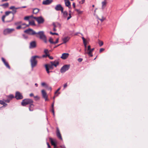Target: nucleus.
Segmentation results:
<instances>
[{
  "label": "nucleus",
  "instance_id": "f257e3e1",
  "mask_svg": "<svg viewBox=\"0 0 148 148\" xmlns=\"http://www.w3.org/2000/svg\"><path fill=\"white\" fill-rule=\"evenodd\" d=\"M41 57L38 56H32L30 59V62L31 63V66L32 68H33L35 67L37 65V60H36V58H40Z\"/></svg>",
  "mask_w": 148,
  "mask_h": 148
},
{
  "label": "nucleus",
  "instance_id": "f03ea898",
  "mask_svg": "<svg viewBox=\"0 0 148 148\" xmlns=\"http://www.w3.org/2000/svg\"><path fill=\"white\" fill-rule=\"evenodd\" d=\"M59 64L58 62L55 61L54 62H51L50 63L48 64H46L45 65H47V68L49 69L50 70H52L53 68V66H54L55 67H56L57 65Z\"/></svg>",
  "mask_w": 148,
  "mask_h": 148
},
{
  "label": "nucleus",
  "instance_id": "7ed1b4c3",
  "mask_svg": "<svg viewBox=\"0 0 148 148\" xmlns=\"http://www.w3.org/2000/svg\"><path fill=\"white\" fill-rule=\"evenodd\" d=\"M33 101L32 100L30 99H26L23 100L21 102V105L23 106H25L26 105L31 103H33Z\"/></svg>",
  "mask_w": 148,
  "mask_h": 148
},
{
  "label": "nucleus",
  "instance_id": "20e7f679",
  "mask_svg": "<svg viewBox=\"0 0 148 148\" xmlns=\"http://www.w3.org/2000/svg\"><path fill=\"white\" fill-rule=\"evenodd\" d=\"M36 34H38L39 35L40 38V39L44 41L45 42H47V40L46 36L44 34V32L40 31L37 33Z\"/></svg>",
  "mask_w": 148,
  "mask_h": 148
},
{
  "label": "nucleus",
  "instance_id": "39448f33",
  "mask_svg": "<svg viewBox=\"0 0 148 148\" xmlns=\"http://www.w3.org/2000/svg\"><path fill=\"white\" fill-rule=\"evenodd\" d=\"M70 67V65L69 64H66L64 65L60 69V72L62 73H65L69 69Z\"/></svg>",
  "mask_w": 148,
  "mask_h": 148
},
{
  "label": "nucleus",
  "instance_id": "423d86ee",
  "mask_svg": "<svg viewBox=\"0 0 148 148\" xmlns=\"http://www.w3.org/2000/svg\"><path fill=\"white\" fill-rule=\"evenodd\" d=\"M24 32L26 34L31 35H34L35 34H37V33L34 31L30 28H29L28 29L25 30L24 31Z\"/></svg>",
  "mask_w": 148,
  "mask_h": 148
},
{
  "label": "nucleus",
  "instance_id": "0eeeda50",
  "mask_svg": "<svg viewBox=\"0 0 148 148\" xmlns=\"http://www.w3.org/2000/svg\"><path fill=\"white\" fill-rule=\"evenodd\" d=\"M14 30V29L7 28L5 29L3 31V34L5 35L11 33L13 32Z\"/></svg>",
  "mask_w": 148,
  "mask_h": 148
},
{
  "label": "nucleus",
  "instance_id": "6e6552de",
  "mask_svg": "<svg viewBox=\"0 0 148 148\" xmlns=\"http://www.w3.org/2000/svg\"><path fill=\"white\" fill-rule=\"evenodd\" d=\"M55 10L56 11H61L63 12V8L60 4L57 5L55 8Z\"/></svg>",
  "mask_w": 148,
  "mask_h": 148
},
{
  "label": "nucleus",
  "instance_id": "1a4fd4ad",
  "mask_svg": "<svg viewBox=\"0 0 148 148\" xmlns=\"http://www.w3.org/2000/svg\"><path fill=\"white\" fill-rule=\"evenodd\" d=\"M15 97L17 99H21L23 98L22 95L19 92H16Z\"/></svg>",
  "mask_w": 148,
  "mask_h": 148
},
{
  "label": "nucleus",
  "instance_id": "9d476101",
  "mask_svg": "<svg viewBox=\"0 0 148 148\" xmlns=\"http://www.w3.org/2000/svg\"><path fill=\"white\" fill-rule=\"evenodd\" d=\"M37 21L38 24H42L44 22V19L41 16L38 17Z\"/></svg>",
  "mask_w": 148,
  "mask_h": 148
},
{
  "label": "nucleus",
  "instance_id": "9b49d317",
  "mask_svg": "<svg viewBox=\"0 0 148 148\" xmlns=\"http://www.w3.org/2000/svg\"><path fill=\"white\" fill-rule=\"evenodd\" d=\"M11 10H12V11H11L12 12V16L11 18V19L8 21H7V22H10L12 21L13 19L14 16V14L16 13L17 11L16 10V9H15L14 8H13V9H10Z\"/></svg>",
  "mask_w": 148,
  "mask_h": 148
},
{
  "label": "nucleus",
  "instance_id": "f8f14e48",
  "mask_svg": "<svg viewBox=\"0 0 148 148\" xmlns=\"http://www.w3.org/2000/svg\"><path fill=\"white\" fill-rule=\"evenodd\" d=\"M36 42L35 41H33L30 42L29 48L30 49L34 48L36 47Z\"/></svg>",
  "mask_w": 148,
  "mask_h": 148
},
{
  "label": "nucleus",
  "instance_id": "ddd939ff",
  "mask_svg": "<svg viewBox=\"0 0 148 148\" xmlns=\"http://www.w3.org/2000/svg\"><path fill=\"white\" fill-rule=\"evenodd\" d=\"M41 92L43 97L45 99L46 101H47L48 100L47 98V96L45 91L42 90L41 91Z\"/></svg>",
  "mask_w": 148,
  "mask_h": 148
},
{
  "label": "nucleus",
  "instance_id": "4468645a",
  "mask_svg": "<svg viewBox=\"0 0 148 148\" xmlns=\"http://www.w3.org/2000/svg\"><path fill=\"white\" fill-rule=\"evenodd\" d=\"M52 2V0H44L42 2L43 5H47L51 4Z\"/></svg>",
  "mask_w": 148,
  "mask_h": 148
},
{
  "label": "nucleus",
  "instance_id": "2eb2a0df",
  "mask_svg": "<svg viewBox=\"0 0 148 148\" xmlns=\"http://www.w3.org/2000/svg\"><path fill=\"white\" fill-rule=\"evenodd\" d=\"M49 140L51 145H53L55 147H56V140H53L51 138H50Z\"/></svg>",
  "mask_w": 148,
  "mask_h": 148
},
{
  "label": "nucleus",
  "instance_id": "dca6fc26",
  "mask_svg": "<svg viewBox=\"0 0 148 148\" xmlns=\"http://www.w3.org/2000/svg\"><path fill=\"white\" fill-rule=\"evenodd\" d=\"M56 134L58 138H59L61 140H62V136L60 134L59 130L58 128H57Z\"/></svg>",
  "mask_w": 148,
  "mask_h": 148
},
{
  "label": "nucleus",
  "instance_id": "f3484780",
  "mask_svg": "<svg viewBox=\"0 0 148 148\" xmlns=\"http://www.w3.org/2000/svg\"><path fill=\"white\" fill-rule=\"evenodd\" d=\"M69 56V54L68 53H64L62 54L61 58L65 60Z\"/></svg>",
  "mask_w": 148,
  "mask_h": 148
},
{
  "label": "nucleus",
  "instance_id": "a211bd4d",
  "mask_svg": "<svg viewBox=\"0 0 148 148\" xmlns=\"http://www.w3.org/2000/svg\"><path fill=\"white\" fill-rule=\"evenodd\" d=\"M70 39V38L68 36L65 37L62 39L63 42L62 43V44L66 43V42L69 41Z\"/></svg>",
  "mask_w": 148,
  "mask_h": 148
},
{
  "label": "nucleus",
  "instance_id": "6ab92c4d",
  "mask_svg": "<svg viewBox=\"0 0 148 148\" xmlns=\"http://www.w3.org/2000/svg\"><path fill=\"white\" fill-rule=\"evenodd\" d=\"M64 1L66 6L69 8L71 6V3L69 0H64Z\"/></svg>",
  "mask_w": 148,
  "mask_h": 148
},
{
  "label": "nucleus",
  "instance_id": "aec40b11",
  "mask_svg": "<svg viewBox=\"0 0 148 148\" xmlns=\"http://www.w3.org/2000/svg\"><path fill=\"white\" fill-rule=\"evenodd\" d=\"M34 105L33 103H31L29 106V110L30 111H32L34 110Z\"/></svg>",
  "mask_w": 148,
  "mask_h": 148
},
{
  "label": "nucleus",
  "instance_id": "412c9836",
  "mask_svg": "<svg viewBox=\"0 0 148 148\" xmlns=\"http://www.w3.org/2000/svg\"><path fill=\"white\" fill-rule=\"evenodd\" d=\"M82 39L83 40V43H84V47L85 48V51H86V47H87L86 41V40L85 38L84 37H82Z\"/></svg>",
  "mask_w": 148,
  "mask_h": 148
},
{
  "label": "nucleus",
  "instance_id": "4be33fe9",
  "mask_svg": "<svg viewBox=\"0 0 148 148\" xmlns=\"http://www.w3.org/2000/svg\"><path fill=\"white\" fill-rule=\"evenodd\" d=\"M106 4V0H105L104 1L102 2V8L103 9L105 7Z\"/></svg>",
  "mask_w": 148,
  "mask_h": 148
},
{
  "label": "nucleus",
  "instance_id": "5701e85b",
  "mask_svg": "<svg viewBox=\"0 0 148 148\" xmlns=\"http://www.w3.org/2000/svg\"><path fill=\"white\" fill-rule=\"evenodd\" d=\"M39 9L37 8H35L33 9V12L34 14H36L39 12Z\"/></svg>",
  "mask_w": 148,
  "mask_h": 148
},
{
  "label": "nucleus",
  "instance_id": "b1692460",
  "mask_svg": "<svg viewBox=\"0 0 148 148\" xmlns=\"http://www.w3.org/2000/svg\"><path fill=\"white\" fill-rule=\"evenodd\" d=\"M9 5V3H4L2 4H1L0 5L1 6H2L4 8H5L8 7Z\"/></svg>",
  "mask_w": 148,
  "mask_h": 148
},
{
  "label": "nucleus",
  "instance_id": "393cba45",
  "mask_svg": "<svg viewBox=\"0 0 148 148\" xmlns=\"http://www.w3.org/2000/svg\"><path fill=\"white\" fill-rule=\"evenodd\" d=\"M62 13L63 14V16L64 18H66L68 15V13L66 11H63V12H62Z\"/></svg>",
  "mask_w": 148,
  "mask_h": 148
},
{
  "label": "nucleus",
  "instance_id": "a878e982",
  "mask_svg": "<svg viewBox=\"0 0 148 148\" xmlns=\"http://www.w3.org/2000/svg\"><path fill=\"white\" fill-rule=\"evenodd\" d=\"M88 52H85V54L87 53L88 55L90 57H92L93 56L92 54V52L90 50L88 51Z\"/></svg>",
  "mask_w": 148,
  "mask_h": 148
},
{
  "label": "nucleus",
  "instance_id": "bb28decb",
  "mask_svg": "<svg viewBox=\"0 0 148 148\" xmlns=\"http://www.w3.org/2000/svg\"><path fill=\"white\" fill-rule=\"evenodd\" d=\"M13 8H14L15 9H16V10L19 9L20 8H21V7H15L14 6H11L10 8V9H13Z\"/></svg>",
  "mask_w": 148,
  "mask_h": 148
},
{
  "label": "nucleus",
  "instance_id": "cd10ccee",
  "mask_svg": "<svg viewBox=\"0 0 148 148\" xmlns=\"http://www.w3.org/2000/svg\"><path fill=\"white\" fill-rule=\"evenodd\" d=\"M29 25H35V24L34 23V22L33 21H29Z\"/></svg>",
  "mask_w": 148,
  "mask_h": 148
},
{
  "label": "nucleus",
  "instance_id": "c85d7f7f",
  "mask_svg": "<svg viewBox=\"0 0 148 148\" xmlns=\"http://www.w3.org/2000/svg\"><path fill=\"white\" fill-rule=\"evenodd\" d=\"M45 69H46V71L47 73L48 74H49V73L50 72V71H49V70H50V69H49L48 68H47V65H45Z\"/></svg>",
  "mask_w": 148,
  "mask_h": 148
},
{
  "label": "nucleus",
  "instance_id": "c756f323",
  "mask_svg": "<svg viewBox=\"0 0 148 148\" xmlns=\"http://www.w3.org/2000/svg\"><path fill=\"white\" fill-rule=\"evenodd\" d=\"M4 63L5 64V66H6L9 69H10V67L8 62H4Z\"/></svg>",
  "mask_w": 148,
  "mask_h": 148
},
{
  "label": "nucleus",
  "instance_id": "7c9ffc66",
  "mask_svg": "<svg viewBox=\"0 0 148 148\" xmlns=\"http://www.w3.org/2000/svg\"><path fill=\"white\" fill-rule=\"evenodd\" d=\"M12 13L11 11H6L5 12V14L4 15L5 16H6L9 15L10 14Z\"/></svg>",
  "mask_w": 148,
  "mask_h": 148
},
{
  "label": "nucleus",
  "instance_id": "2f4dec72",
  "mask_svg": "<svg viewBox=\"0 0 148 148\" xmlns=\"http://www.w3.org/2000/svg\"><path fill=\"white\" fill-rule=\"evenodd\" d=\"M98 43L100 47L101 46L103 45V42L100 40L99 41Z\"/></svg>",
  "mask_w": 148,
  "mask_h": 148
},
{
  "label": "nucleus",
  "instance_id": "473e14b6",
  "mask_svg": "<svg viewBox=\"0 0 148 148\" xmlns=\"http://www.w3.org/2000/svg\"><path fill=\"white\" fill-rule=\"evenodd\" d=\"M53 39L52 38H50L49 40V41L51 44H53L54 43V42L53 41Z\"/></svg>",
  "mask_w": 148,
  "mask_h": 148
},
{
  "label": "nucleus",
  "instance_id": "72a5a7b5",
  "mask_svg": "<svg viewBox=\"0 0 148 148\" xmlns=\"http://www.w3.org/2000/svg\"><path fill=\"white\" fill-rule=\"evenodd\" d=\"M97 17L98 19L100 20L101 22H103L105 19V18L103 16H102V18L101 19L99 18L98 16H97Z\"/></svg>",
  "mask_w": 148,
  "mask_h": 148
},
{
  "label": "nucleus",
  "instance_id": "f704fd0d",
  "mask_svg": "<svg viewBox=\"0 0 148 148\" xmlns=\"http://www.w3.org/2000/svg\"><path fill=\"white\" fill-rule=\"evenodd\" d=\"M22 36L23 37V38L25 39H26L28 38V36L25 34H23Z\"/></svg>",
  "mask_w": 148,
  "mask_h": 148
},
{
  "label": "nucleus",
  "instance_id": "c9c22d12",
  "mask_svg": "<svg viewBox=\"0 0 148 148\" xmlns=\"http://www.w3.org/2000/svg\"><path fill=\"white\" fill-rule=\"evenodd\" d=\"M5 16L4 15H3L2 17V20L3 21V22L4 23L5 22Z\"/></svg>",
  "mask_w": 148,
  "mask_h": 148
},
{
  "label": "nucleus",
  "instance_id": "e433bc0d",
  "mask_svg": "<svg viewBox=\"0 0 148 148\" xmlns=\"http://www.w3.org/2000/svg\"><path fill=\"white\" fill-rule=\"evenodd\" d=\"M21 22H22L21 21L17 22L15 23V24L16 25H18L21 24Z\"/></svg>",
  "mask_w": 148,
  "mask_h": 148
},
{
  "label": "nucleus",
  "instance_id": "4c0bfd02",
  "mask_svg": "<svg viewBox=\"0 0 148 148\" xmlns=\"http://www.w3.org/2000/svg\"><path fill=\"white\" fill-rule=\"evenodd\" d=\"M44 52L45 54H48L49 53V51L47 49H45L44 51Z\"/></svg>",
  "mask_w": 148,
  "mask_h": 148
},
{
  "label": "nucleus",
  "instance_id": "58836bf2",
  "mask_svg": "<svg viewBox=\"0 0 148 148\" xmlns=\"http://www.w3.org/2000/svg\"><path fill=\"white\" fill-rule=\"evenodd\" d=\"M50 33L51 34H52V35H58V33H53L52 32H50Z\"/></svg>",
  "mask_w": 148,
  "mask_h": 148
},
{
  "label": "nucleus",
  "instance_id": "ea45409f",
  "mask_svg": "<svg viewBox=\"0 0 148 148\" xmlns=\"http://www.w3.org/2000/svg\"><path fill=\"white\" fill-rule=\"evenodd\" d=\"M75 10L76 11L78 14H80L82 13V12L81 11H80L79 10L76 9Z\"/></svg>",
  "mask_w": 148,
  "mask_h": 148
},
{
  "label": "nucleus",
  "instance_id": "a19ab883",
  "mask_svg": "<svg viewBox=\"0 0 148 148\" xmlns=\"http://www.w3.org/2000/svg\"><path fill=\"white\" fill-rule=\"evenodd\" d=\"M29 16H27L25 17L24 19L25 20H28L29 19Z\"/></svg>",
  "mask_w": 148,
  "mask_h": 148
},
{
  "label": "nucleus",
  "instance_id": "79ce46f5",
  "mask_svg": "<svg viewBox=\"0 0 148 148\" xmlns=\"http://www.w3.org/2000/svg\"><path fill=\"white\" fill-rule=\"evenodd\" d=\"M14 97L13 95H9L8 96V98L10 99H12V98H13Z\"/></svg>",
  "mask_w": 148,
  "mask_h": 148
},
{
  "label": "nucleus",
  "instance_id": "37998d69",
  "mask_svg": "<svg viewBox=\"0 0 148 148\" xmlns=\"http://www.w3.org/2000/svg\"><path fill=\"white\" fill-rule=\"evenodd\" d=\"M48 55H49V54H45V55H42V57L43 58H46L47 56L48 57Z\"/></svg>",
  "mask_w": 148,
  "mask_h": 148
},
{
  "label": "nucleus",
  "instance_id": "c03bdc74",
  "mask_svg": "<svg viewBox=\"0 0 148 148\" xmlns=\"http://www.w3.org/2000/svg\"><path fill=\"white\" fill-rule=\"evenodd\" d=\"M58 41H59V38H58L56 39V40L55 42H54V43H53V44H56V43H58Z\"/></svg>",
  "mask_w": 148,
  "mask_h": 148
},
{
  "label": "nucleus",
  "instance_id": "a18cd8bd",
  "mask_svg": "<svg viewBox=\"0 0 148 148\" xmlns=\"http://www.w3.org/2000/svg\"><path fill=\"white\" fill-rule=\"evenodd\" d=\"M41 85L42 86H47V84H46L45 83V82H42L41 83Z\"/></svg>",
  "mask_w": 148,
  "mask_h": 148
},
{
  "label": "nucleus",
  "instance_id": "49530a36",
  "mask_svg": "<svg viewBox=\"0 0 148 148\" xmlns=\"http://www.w3.org/2000/svg\"><path fill=\"white\" fill-rule=\"evenodd\" d=\"M69 16L68 17V18H67V20L69 19L71 17V14L70 13L69 14Z\"/></svg>",
  "mask_w": 148,
  "mask_h": 148
},
{
  "label": "nucleus",
  "instance_id": "de8ad7c7",
  "mask_svg": "<svg viewBox=\"0 0 148 148\" xmlns=\"http://www.w3.org/2000/svg\"><path fill=\"white\" fill-rule=\"evenodd\" d=\"M83 59L81 58H79L77 59V61L79 62H81L82 61Z\"/></svg>",
  "mask_w": 148,
  "mask_h": 148
},
{
  "label": "nucleus",
  "instance_id": "09e8293b",
  "mask_svg": "<svg viewBox=\"0 0 148 148\" xmlns=\"http://www.w3.org/2000/svg\"><path fill=\"white\" fill-rule=\"evenodd\" d=\"M0 104L3 105L4 104H5V102L1 100H0Z\"/></svg>",
  "mask_w": 148,
  "mask_h": 148
},
{
  "label": "nucleus",
  "instance_id": "8fccbe9b",
  "mask_svg": "<svg viewBox=\"0 0 148 148\" xmlns=\"http://www.w3.org/2000/svg\"><path fill=\"white\" fill-rule=\"evenodd\" d=\"M85 0H82L81 1H79V4H83Z\"/></svg>",
  "mask_w": 148,
  "mask_h": 148
},
{
  "label": "nucleus",
  "instance_id": "3c124183",
  "mask_svg": "<svg viewBox=\"0 0 148 148\" xmlns=\"http://www.w3.org/2000/svg\"><path fill=\"white\" fill-rule=\"evenodd\" d=\"M21 25H19L18 26H17L16 27V29H20L21 28Z\"/></svg>",
  "mask_w": 148,
  "mask_h": 148
},
{
  "label": "nucleus",
  "instance_id": "603ef678",
  "mask_svg": "<svg viewBox=\"0 0 148 148\" xmlns=\"http://www.w3.org/2000/svg\"><path fill=\"white\" fill-rule=\"evenodd\" d=\"M10 99H7L5 100H4V101L5 102L9 103L10 102Z\"/></svg>",
  "mask_w": 148,
  "mask_h": 148
},
{
  "label": "nucleus",
  "instance_id": "864d4df0",
  "mask_svg": "<svg viewBox=\"0 0 148 148\" xmlns=\"http://www.w3.org/2000/svg\"><path fill=\"white\" fill-rule=\"evenodd\" d=\"M51 111L53 113V116H55V114H54V109H52L51 110Z\"/></svg>",
  "mask_w": 148,
  "mask_h": 148
},
{
  "label": "nucleus",
  "instance_id": "5fc2aeb1",
  "mask_svg": "<svg viewBox=\"0 0 148 148\" xmlns=\"http://www.w3.org/2000/svg\"><path fill=\"white\" fill-rule=\"evenodd\" d=\"M67 83H66L64 85V89L66 87H67Z\"/></svg>",
  "mask_w": 148,
  "mask_h": 148
},
{
  "label": "nucleus",
  "instance_id": "6e6d98bb",
  "mask_svg": "<svg viewBox=\"0 0 148 148\" xmlns=\"http://www.w3.org/2000/svg\"><path fill=\"white\" fill-rule=\"evenodd\" d=\"M48 57L50 59L52 60L53 59V58L52 56H51L49 54Z\"/></svg>",
  "mask_w": 148,
  "mask_h": 148
},
{
  "label": "nucleus",
  "instance_id": "4d7b16f0",
  "mask_svg": "<svg viewBox=\"0 0 148 148\" xmlns=\"http://www.w3.org/2000/svg\"><path fill=\"white\" fill-rule=\"evenodd\" d=\"M104 50V49L103 48H101L99 50V52L100 53L102 52V51H103Z\"/></svg>",
  "mask_w": 148,
  "mask_h": 148
},
{
  "label": "nucleus",
  "instance_id": "13d9d810",
  "mask_svg": "<svg viewBox=\"0 0 148 148\" xmlns=\"http://www.w3.org/2000/svg\"><path fill=\"white\" fill-rule=\"evenodd\" d=\"M54 101H53V102L52 103V104L51 105V108H52V109H54L53 108V107H54Z\"/></svg>",
  "mask_w": 148,
  "mask_h": 148
},
{
  "label": "nucleus",
  "instance_id": "bf43d9fd",
  "mask_svg": "<svg viewBox=\"0 0 148 148\" xmlns=\"http://www.w3.org/2000/svg\"><path fill=\"white\" fill-rule=\"evenodd\" d=\"M60 88H58V90H56V91L55 92V94H56L60 90Z\"/></svg>",
  "mask_w": 148,
  "mask_h": 148
},
{
  "label": "nucleus",
  "instance_id": "052dcab7",
  "mask_svg": "<svg viewBox=\"0 0 148 148\" xmlns=\"http://www.w3.org/2000/svg\"><path fill=\"white\" fill-rule=\"evenodd\" d=\"M90 45H89L88 47V51L90 50Z\"/></svg>",
  "mask_w": 148,
  "mask_h": 148
},
{
  "label": "nucleus",
  "instance_id": "680f3d73",
  "mask_svg": "<svg viewBox=\"0 0 148 148\" xmlns=\"http://www.w3.org/2000/svg\"><path fill=\"white\" fill-rule=\"evenodd\" d=\"M1 59H2V61H3V62L4 63L6 62L5 60L3 58H2Z\"/></svg>",
  "mask_w": 148,
  "mask_h": 148
},
{
  "label": "nucleus",
  "instance_id": "e2e57ef3",
  "mask_svg": "<svg viewBox=\"0 0 148 148\" xmlns=\"http://www.w3.org/2000/svg\"><path fill=\"white\" fill-rule=\"evenodd\" d=\"M62 43H61V44H59V45H57L55 46L54 47V48H56V47H58V46H60V45H62Z\"/></svg>",
  "mask_w": 148,
  "mask_h": 148
},
{
  "label": "nucleus",
  "instance_id": "0e129e2a",
  "mask_svg": "<svg viewBox=\"0 0 148 148\" xmlns=\"http://www.w3.org/2000/svg\"><path fill=\"white\" fill-rule=\"evenodd\" d=\"M53 25L54 27H56V26L54 23H53Z\"/></svg>",
  "mask_w": 148,
  "mask_h": 148
},
{
  "label": "nucleus",
  "instance_id": "69168bd1",
  "mask_svg": "<svg viewBox=\"0 0 148 148\" xmlns=\"http://www.w3.org/2000/svg\"><path fill=\"white\" fill-rule=\"evenodd\" d=\"M33 18L34 19H35L37 21V19L38 18V17H33Z\"/></svg>",
  "mask_w": 148,
  "mask_h": 148
},
{
  "label": "nucleus",
  "instance_id": "338daca9",
  "mask_svg": "<svg viewBox=\"0 0 148 148\" xmlns=\"http://www.w3.org/2000/svg\"><path fill=\"white\" fill-rule=\"evenodd\" d=\"M29 96H30V97H32V96H34V94L33 93H31V94H30L29 95Z\"/></svg>",
  "mask_w": 148,
  "mask_h": 148
},
{
  "label": "nucleus",
  "instance_id": "774afa93",
  "mask_svg": "<svg viewBox=\"0 0 148 148\" xmlns=\"http://www.w3.org/2000/svg\"><path fill=\"white\" fill-rule=\"evenodd\" d=\"M48 90H50V91L51 90V87H49L48 88Z\"/></svg>",
  "mask_w": 148,
  "mask_h": 148
}]
</instances>
